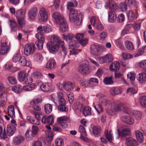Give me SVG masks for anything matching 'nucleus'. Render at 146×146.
<instances>
[{
	"mask_svg": "<svg viewBox=\"0 0 146 146\" xmlns=\"http://www.w3.org/2000/svg\"><path fill=\"white\" fill-rule=\"evenodd\" d=\"M0 52L1 54H7L9 50V48L7 46V43L6 42L1 43L0 44Z\"/></svg>",
	"mask_w": 146,
	"mask_h": 146,
	"instance_id": "19",
	"label": "nucleus"
},
{
	"mask_svg": "<svg viewBox=\"0 0 146 146\" xmlns=\"http://www.w3.org/2000/svg\"><path fill=\"white\" fill-rule=\"evenodd\" d=\"M78 70L79 72L83 75L88 74L90 72L89 65L86 64H81L78 66Z\"/></svg>",
	"mask_w": 146,
	"mask_h": 146,
	"instance_id": "9",
	"label": "nucleus"
},
{
	"mask_svg": "<svg viewBox=\"0 0 146 146\" xmlns=\"http://www.w3.org/2000/svg\"><path fill=\"white\" fill-rule=\"evenodd\" d=\"M139 66L146 73V60L141 61L139 63Z\"/></svg>",
	"mask_w": 146,
	"mask_h": 146,
	"instance_id": "64",
	"label": "nucleus"
},
{
	"mask_svg": "<svg viewBox=\"0 0 146 146\" xmlns=\"http://www.w3.org/2000/svg\"><path fill=\"white\" fill-rule=\"evenodd\" d=\"M56 66V64L55 61L53 59L49 60L47 62L46 68L48 70H53L55 69Z\"/></svg>",
	"mask_w": 146,
	"mask_h": 146,
	"instance_id": "17",
	"label": "nucleus"
},
{
	"mask_svg": "<svg viewBox=\"0 0 146 146\" xmlns=\"http://www.w3.org/2000/svg\"><path fill=\"white\" fill-rule=\"evenodd\" d=\"M47 47L49 51L52 53L57 52L59 49L58 45L55 44L52 41L48 42L46 44Z\"/></svg>",
	"mask_w": 146,
	"mask_h": 146,
	"instance_id": "10",
	"label": "nucleus"
},
{
	"mask_svg": "<svg viewBox=\"0 0 146 146\" xmlns=\"http://www.w3.org/2000/svg\"><path fill=\"white\" fill-rule=\"evenodd\" d=\"M113 60V57L112 54L108 53L105 56L100 58V62L102 64L104 63H109L111 62Z\"/></svg>",
	"mask_w": 146,
	"mask_h": 146,
	"instance_id": "12",
	"label": "nucleus"
},
{
	"mask_svg": "<svg viewBox=\"0 0 146 146\" xmlns=\"http://www.w3.org/2000/svg\"><path fill=\"white\" fill-rule=\"evenodd\" d=\"M125 1L130 8L136 7L138 4V2L136 0H125Z\"/></svg>",
	"mask_w": 146,
	"mask_h": 146,
	"instance_id": "32",
	"label": "nucleus"
},
{
	"mask_svg": "<svg viewBox=\"0 0 146 146\" xmlns=\"http://www.w3.org/2000/svg\"><path fill=\"white\" fill-rule=\"evenodd\" d=\"M140 104L143 107L146 108V96H142L140 99Z\"/></svg>",
	"mask_w": 146,
	"mask_h": 146,
	"instance_id": "54",
	"label": "nucleus"
},
{
	"mask_svg": "<svg viewBox=\"0 0 146 146\" xmlns=\"http://www.w3.org/2000/svg\"><path fill=\"white\" fill-rule=\"evenodd\" d=\"M88 82V84H87L88 85L90 86L92 84V82L98 83V80L96 78H92L89 79Z\"/></svg>",
	"mask_w": 146,
	"mask_h": 146,
	"instance_id": "62",
	"label": "nucleus"
},
{
	"mask_svg": "<svg viewBox=\"0 0 146 146\" xmlns=\"http://www.w3.org/2000/svg\"><path fill=\"white\" fill-rule=\"evenodd\" d=\"M18 21V22L19 25L21 27H23L25 25V17L16 18Z\"/></svg>",
	"mask_w": 146,
	"mask_h": 146,
	"instance_id": "49",
	"label": "nucleus"
},
{
	"mask_svg": "<svg viewBox=\"0 0 146 146\" xmlns=\"http://www.w3.org/2000/svg\"><path fill=\"white\" fill-rule=\"evenodd\" d=\"M57 94L58 110L61 112H67L68 108L66 105V101L63 98V94L61 92H59Z\"/></svg>",
	"mask_w": 146,
	"mask_h": 146,
	"instance_id": "4",
	"label": "nucleus"
},
{
	"mask_svg": "<svg viewBox=\"0 0 146 146\" xmlns=\"http://www.w3.org/2000/svg\"><path fill=\"white\" fill-rule=\"evenodd\" d=\"M62 37L64 40L66 41H70L72 40L74 38L73 35L70 34H63Z\"/></svg>",
	"mask_w": 146,
	"mask_h": 146,
	"instance_id": "46",
	"label": "nucleus"
},
{
	"mask_svg": "<svg viewBox=\"0 0 146 146\" xmlns=\"http://www.w3.org/2000/svg\"><path fill=\"white\" fill-rule=\"evenodd\" d=\"M126 144L127 146H137L138 145L137 141L131 137L126 139Z\"/></svg>",
	"mask_w": 146,
	"mask_h": 146,
	"instance_id": "16",
	"label": "nucleus"
},
{
	"mask_svg": "<svg viewBox=\"0 0 146 146\" xmlns=\"http://www.w3.org/2000/svg\"><path fill=\"white\" fill-rule=\"evenodd\" d=\"M12 89L13 91L17 94H20L23 90V87L19 85H16L13 86Z\"/></svg>",
	"mask_w": 146,
	"mask_h": 146,
	"instance_id": "29",
	"label": "nucleus"
},
{
	"mask_svg": "<svg viewBox=\"0 0 146 146\" xmlns=\"http://www.w3.org/2000/svg\"><path fill=\"white\" fill-rule=\"evenodd\" d=\"M136 135L138 141L140 143H142L144 141L143 136V134L140 131H136Z\"/></svg>",
	"mask_w": 146,
	"mask_h": 146,
	"instance_id": "42",
	"label": "nucleus"
},
{
	"mask_svg": "<svg viewBox=\"0 0 146 146\" xmlns=\"http://www.w3.org/2000/svg\"><path fill=\"white\" fill-rule=\"evenodd\" d=\"M51 41L53 42L55 44L58 45V46H61L62 51L64 54H66L67 53L66 48L64 46V41H61L58 36L56 35L52 36L50 38Z\"/></svg>",
	"mask_w": 146,
	"mask_h": 146,
	"instance_id": "5",
	"label": "nucleus"
},
{
	"mask_svg": "<svg viewBox=\"0 0 146 146\" xmlns=\"http://www.w3.org/2000/svg\"><path fill=\"white\" fill-rule=\"evenodd\" d=\"M112 132L110 130L109 132L108 130H106L104 134L106 139L104 137H101V142L104 143H106L108 141L111 142V141L113 140V138L112 136Z\"/></svg>",
	"mask_w": 146,
	"mask_h": 146,
	"instance_id": "11",
	"label": "nucleus"
},
{
	"mask_svg": "<svg viewBox=\"0 0 146 146\" xmlns=\"http://www.w3.org/2000/svg\"><path fill=\"white\" fill-rule=\"evenodd\" d=\"M111 109L114 113L120 111L121 110V103L118 104L114 102L112 104Z\"/></svg>",
	"mask_w": 146,
	"mask_h": 146,
	"instance_id": "27",
	"label": "nucleus"
},
{
	"mask_svg": "<svg viewBox=\"0 0 146 146\" xmlns=\"http://www.w3.org/2000/svg\"><path fill=\"white\" fill-rule=\"evenodd\" d=\"M64 145L63 139L62 138H57L55 140L56 146H63Z\"/></svg>",
	"mask_w": 146,
	"mask_h": 146,
	"instance_id": "56",
	"label": "nucleus"
},
{
	"mask_svg": "<svg viewBox=\"0 0 146 146\" xmlns=\"http://www.w3.org/2000/svg\"><path fill=\"white\" fill-rule=\"evenodd\" d=\"M122 109L123 110V111L125 113L128 114L130 113V109L127 107L125 104L121 103V110Z\"/></svg>",
	"mask_w": 146,
	"mask_h": 146,
	"instance_id": "55",
	"label": "nucleus"
},
{
	"mask_svg": "<svg viewBox=\"0 0 146 146\" xmlns=\"http://www.w3.org/2000/svg\"><path fill=\"white\" fill-rule=\"evenodd\" d=\"M127 6L125 1V2H123L121 3L120 9L123 11H126L127 9Z\"/></svg>",
	"mask_w": 146,
	"mask_h": 146,
	"instance_id": "53",
	"label": "nucleus"
},
{
	"mask_svg": "<svg viewBox=\"0 0 146 146\" xmlns=\"http://www.w3.org/2000/svg\"><path fill=\"white\" fill-rule=\"evenodd\" d=\"M121 88L120 87H114L111 88L110 93L112 95L115 96L117 94H120L121 93Z\"/></svg>",
	"mask_w": 146,
	"mask_h": 146,
	"instance_id": "26",
	"label": "nucleus"
},
{
	"mask_svg": "<svg viewBox=\"0 0 146 146\" xmlns=\"http://www.w3.org/2000/svg\"><path fill=\"white\" fill-rule=\"evenodd\" d=\"M79 131L81 133V136L80 137V138L85 142H89V140L86 137L87 133L83 126L82 125L79 126Z\"/></svg>",
	"mask_w": 146,
	"mask_h": 146,
	"instance_id": "13",
	"label": "nucleus"
},
{
	"mask_svg": "<svg viewBox=\"0 0 146 146\" xmlns=\"http://www.w3.org/2000/svg\"><path fill=\"white\" fill-rule=\"evenodd\" d=\"M146 73H142L138 74L137 76V79L141 83H143L146 82Z\"/></svg>",
	"mask_w": 146,
	"mask_h": 146,
	"instance_id": "31",
	"label": "nucleus"
},
{
	"mask_svg": "<svg viewBox=\"0 0 146 146\" xmlns=\"http://www.w3.org/2000/svg\"><path fill=\"white\" fill-rule=\"evenodd\" d=\"M117 133L119 136L122 137H125L130 134V130L129 128L124 129L121 131L118 129Z\"/></svg>",
	"mask_w": 146,
	"mask_h": 146,
	"instance_id": "23",
	"label": "nucleus"
},
{
	"mask_svg": "<svg viewBox=\"0 0 146 146\" xmlns=\"http://www.w3.org/2000/svg\"><path fill=\"white\" fill-rule=\"evenodd\" d=\"M121 119L124 123L129 124L132 125L134 123L133 119L129 116H122Z\"/></svg>",
	"mask_w": 146,
	"mask_h": 146,
	"instance_id": "20",
	"label": "nucleus"
},
{
	"mask_svg": "<svg viewBox=\"0 0 146 146\" xmlns=\"http://www.w3.org/2000/svg\"><path fill=\"white\" fill-rule=\"evenodd\" d=\"M70 12L69 15V19L70 21L72 22H75L76 25H80L81 23L82 19V15L80 14L78 16V11L73 8L70 9Z\"/></svg>",
	"mask_w": 146,
	"mask_h": 146,
	"instance_id": "2",
	"label": "nucleus"
},
{
	"mask_svg": "<svg viewBox=\"0 0 146 146\" xmlns=\"http://www.w3.org/2000/svg\"><path fill=\"white\" fill-rule=\"evenodd\" d=\"M16 18L25 17V13L24 12V10L23 9H20L16 11Z\"/></svg>",
	"mask_w": 146,
	"mask_h": 146,
	"instance_id": "45",
	"label": "nucleus"
},
{
	"mask_svg": "<svg viewBox=\"0 0 146 146\" xmlns=\"http://www.w3.org/2000/svg\"><path fill=\"white\" fill-rule=\"evenodd\" d=\"M125 46L128 50H132L134 48L133 44L132 42L129 41H126L125 42Z\"/></svg>",
	"mask_w": 146,
	"mask_h": 146,
	"instance_id": "44",
	"label": "nucleus"
},
{
	"mask_svg": "<svg viewBox=\"0 0 146 146\" xmlns=\"http://www.w3.org/2000/svg\"><path fill=\"white\" fill-rule=\"evenodd\" d=\"M92 131L95 137H98L101 135L102 129L99 126H94L92 128Z\"/></svg>",
	"mask_w": 146,
	"mask_h": 146,
	"instance_id": "28",
	"label": "nucleus"
},
{
	"mask_svg": "<svg viewBox=\"0 0 146 146\" xmlns=\"http://www.w3.org/2000/svg\"><path fill=\"white\" fill-rule=\"evenodd\" d=\"M44 109L46 113H49L52 111V106L50 104H46L44 106Z\"/></svg>",
	"mask_w": 146,
	"mask_h": 146,
	"instance_id": "50",
	"label": "nucleus"
},
{
	"mask_svg": "<svg viewBox=\"0 0 146 146\" xmlns=\"http://www.w3.org/2000/svg\"><path fill=\"white\" fill-rule=\"evenodd\" d=\"M127 77L129 78L131 81H133L136 77L135 74L133 72L128 73L127 74Z\"/></svg>",
	"mask_w": 146,
	"mask_h": 146,
	"instance_id": "52",
	"label": "nucleus"
},
{
	"mask_svg": "<svg viewBox=\"0 0 146 146\" xmlns=\"http://www.w3.org/2000/svg\"><path fill=\"white\" fill-rule=\"evenodd\" d=\"M15 127L13 125L10 124L7 127V131L8 135L11 136L14 133L16 130Z\"/></svg>",
	"mask_w": 146,
	"mask_h": 146,
	"instance_id": "25",
	"label": "nucleus"
},
{
	"mask_svg": "<svg viewBox=\"0 0 146 146\" xmlns=\"http://www.w3.org/2000/svg\"><path fill=\"white\" fill-rule=\"evenodd\" d=\"M35 87L34 84H32L23 87V90L26 91H30L33 90Z\"/></svg>",
	"mask_w": 146,
	"mask_h": 146,
	"instance_id": "40",
	"label": "nucleus"
},
{
	"mask_svg": "<svg viewBox=\"0 0 146 146\" xmlns=\"http://www.w3.org/2000/svg\"><path fill=\"white\" fill-rule=\"evenodd\" d=\"M53 118L51 115L48 116H44L42 118V122L43 123L51 125L54 123Z\"/></svg>",
	"mask_w": 146,
	"mask_h": 146,
	"instance_id": "15",
	"label": "nucleus"
},
{
	"mask_svg": "<svg viewBox=\"0 0 146 146\" xmlns=\"http://www.w3.org/2000/svg\"><path fill=\"white\" fill-rule=\"evenodd\" d=\"M37 9L36 7L32 8L28 11L29 18L31 20H34L36 19L37 13Z\"/></svg>",
	"mask_w": 146,
	"mask_h": 146,
	"instance_id": "14",
	"label": "nucleus"
},
{
	"mask_svg": "<svg viewBox=\"0 0 146 146\" xmlns=\"http://www.w3.org/2000/svg\"><path fill=\"white\" fill-rule=\"evenodd\" d=\"M36 37L38 39L35 43L36 45L39 50H41L43 48V43L44 41V36L43 35L38 33L36 34Z\"/></svg>",
	"mask_w": 146,
	"mask_h": 146,
	"instance_id": "7",
	"label": "nucleus"
},
{
	"mask_svg": "<svg viewBox=\"0 0 146 146\" xmlns=\"http://www.w3.org/2000/svg\"><path fill=\"white\" fill-rule=\"evenodd\" d=\"M103 48V46L95 44L92 45L90 47L91 53L95 55H99L101 53V50Z\"/></svg>",
	"mask_w": 146,
	"mask_h": 146,
	"instance_id": "6",
	"label": "nucleus"
},
{
	"mask_svg": "<svg viewBox=\"0 0 146 146\" xmlns=\"http://www.w3.org/2000/svg\"><path fill=\"white\" fill-rule=\"evenodd\" d=\"M7 97L6 95L1 96V101H0V105L3 106L5 105L7 101Z\"/></svg>",
	"mask_w": 146,
	"mask_h": 146,
	"instance_id": "60",
	"label": "nucleus"
},
{
	"mask_svg": "<svg viewBox=\"0 0 146 146\" xmlns=\"http://www.w3.org/2000/svg\"><path fill=\"white\" fill-rule=\"evenodd\" d=\"M127 15L128 20L130 22H132L135 19V13L133 10H130L127 11Z\"/></svg>",
	"mask_w": 146,
	"mask_h": 146,
	"instance_id": "30",
	"label": "nucleus"
},
{
	"mask_svg": "<svg viewBox=\"0 0 146 146\" xmlns=\"http://www.w3.org/2000/svg\"><path fill=\"white\" fill-rule=\"evenodd\" d=\"M120 66L119 63L117 62H113L110 66V70L112 71H116L118 70Z\"/></svg>",
	"mask_w": 146,
	"mask_h": 146,
	"instance_id": "35",
	"label": "nucleus"
},
{
	"mask_svg": "<svg viewBox=\"0 0 146 146\" xmlns=\"http://www.w3.org/2000/svg\"><path fill=\"white\" fill-rule=\"evenodd\" d=\"M63 86L64 88L67 91H72L75 87L74 85L71 82H66L64 83Z\"/></svg>",
	"mask_w": 146,
	"mask_h": 146,
	"instance_id": "18",
	"label": "nucleus"
},
{
	"mask_svg": "<svg viewBox=\"0 0 146 146\" xmlns=\"http://www.w3.org/2000/svg\"><path fill=\"white\" fill-rule=\"evenodd\" d=\"M103 82L105 84L107 85H111L113 84V83L111 76L104 78L103 80Z\"/></svg>",
	"mask_w": 146,
	"mask_h": 146,
	"instance_id": "47",
	"label": "nucleus"
},
{
	"mask_svg": "<svg viewBox=\"0 0 146 146\" xmlns=\"http://www.w3.org/2000/svg\"><path fill=\"white\" fill-rule=\"evenodd\" d=\"M39 14L41 20L43 21H45L47 20L48 16L45 9L41 8L39 10Z\"/></svg>",
	"mask_w": 146,
	"mask_h": 146,
	"instance_id": "21",
	"label": "nucleus"
},
{
	"mask_svg": "<svg viewBox=\"0 0 146 146\" xmlns=\"http://www.w3.org/2000/svg\"><path fill=\"white\" fill-rule=\"evenodd\" d=\"M26 77V73L25 71H21L18 74V78L20 82H22L24 81Z\"/></svg>",
	"mask_w": 146,
	"mask_h": 146,
	"instance_id": "41",
	"label": "nucleus"
},
{
	"mask_svg": "<svg viewBox=\"0 0 146 146\" xmlns=\"http://www.w3.org/2000/svg\"><path fill=\"white\" fill-rule=\"evenodd\" d=\"M122 56L124 59H128L132 58L133 56L130 54L126 52H123L122 54Z\"/></svg>",
	"mask_w": 146,
	"mask_h": 146,
	"instance_id": "63",
	"label": "nucleus"
},
{
	"mask_svg": "<svg viewBox=\"0 0 146 146\" xmlns=\"http://www.w3.org/2000/svg\"><path fill=\"white\" fill-rule=\"evenodd\" d=\"M8 79L9 82L12 84H14L17 83L16 79L13 76H8Z\"/></svg>",
	"mask_w": 146,
	"mask_h": 146,
	"instance_id": "59",
	"label": "nucleus"
},
{
	"mask_svg": "<svg viewBox=\"0 0 146 146\" xmlns=\"http://www.w3.org/2000/svg\"><path fill=\"white\" fill-rule=\"evenodd\" d=\"M52 17L54 22L59 24L60 31L64 33L68 30V27L67 23L61 14L58 12H55L53 14Z\"/></svg>",
	"mask_w": 146,
	"mask_h": 146,
	"instance_id": "1",
	"label": "nucleus"
},
{
	"mask_svg": "<svg viewBox=\"0 0 146 146\" xmlns=\"http://www.w3.org/2000/svg\"><path fill=\"white\" fill-rule=\"evenodd\" d=\"M108 5L111 11H115L118 8L117 5L112 0L109 1Z\"/></svg>",
	"mask_w": 146,
	"mask_h": 146,
	"instance_id": "34",
	"label": "nucleus"
},
{
	"mask_svg": "<svg viewBox=\"0 0 146 146\" xmlns=\"http://www.w3.org/2000/svg\"><path fill=\"white\" fill-rule=\"evenodd\" d=\"M10 27L12 30L16 31L17 29V23L14 21L10 20Z\"/></svg>",
	"mask_w": 146,
	"mask_h": 146,
	"instance_id": "48",
	"label": "nucleus"
},
{
	"mask_svg": "<svg viewBox=\"0 0 146 146\" xmlns=\"http://www.w3.org/2000/svg\"><path fill=\"white\" fill-rule=\"evenodd\" d=\"M117 16L114 11H110L108 13V21L109 22L113 23L117 21Z\"/></svg>",
	"mask_w": 146,
	"mask_h": 146,
	"instance_id": "22",
	"label": "nucleus"
},
{
	"mask_svg": "<svg viewBox=\"0 0 146 146\" xmlns=\"http://www.w3.org/2000/svg\"><path fill=\"white\" fill-rule=\"evenodd\" d=\"M8 114L11 117L13 118L15 117L14 107L12 105L9 106L8 109Z\"/></svg>",
	"mask_w": 146,
	"mask_h": 146,
	"instance_id": "33",
	"label": "nucleus"
},
{
	"mask_svg": "<svg viewBox=\"0 0 146 146\" xmlns=\"http://www.w3.org/2000/svg\"><path fill=\"white\" fill-rule=\"evenodd\" d=\"M50 87L48 84H43L40 86L41 89L43 92H47L49 90Z\"/></svg>",
	"mask_w": 146,
	"mask_h": 146,
	"instance_id": "51",
	"label": "nucleus"
},
{
	"mask_svg": "<svg viewBox=\"0 0 146 146\" xmlns=\"http://www.w3.org/2000/svg\"><path fill=\"white\" fill-rule=\"evenodd\" d=\"M19 60L20 64L23 66H30L31 64L30 61L27 60L24 56H21Z\"/></svg>",
	"mask_w": 146,
	"mask_h": 146,
	"instance_id": "24",
	"label": "nucleus"
},
{
	"mask_svg": "<svg viewBox=\"0 0 146 146\" xmlns=\"http://www.w3.org/2000/svg\"><path fill=\"white\" fill-rule=\"evenodd\" d=\"M94 108L98 113V114L103 112V108L101 104H99L94 106Z\"/></svg>",
	"mask_w": 146,
	"mask_h": 146,
	"instance_id": "57",
	"label": "nucleus"
},
{
	"mask_svg": "<svg viewBox=\"0 0 146 146\" xmlns=\"http://www.w3.org/2000/svg\"><path fill=\"white\" fill-rule=\"evenodd\" d=\"M35 49V46L34 44H27L25 46L24 52L25 55L28 56L31 54H33Z\"/></svg>",
	"mask_w": 146,
	"mask_h": 146,
	"instance_id": "8",
	"label": "nucleus"
},
{
	"mask_svg": "<svg viewBox=\"0 0 146 146\" xmlns=\"http://www.w3.org/2000/svg\"><path fill=\"white\" fill-rule=\"evenodd\" d=\"M25 139L23 136H19L16 137L13 139V142L15 144L18 145L23 142Z\"/></svg>",
	"mask_w": 146,
	"mask_h": 146,
	"instance_id": "36",
	"label": "nucleus"
},
{
	"mask_svg": "<svg viewBox=\"0 0 146 146\" xmlns=\"http://www.w3.org/2000/svg\"><path fill=\"white\" fill-rule=\"evenodd\" d=\"M34 58L35 60L39 62H41L43 59L42 55L39 53H36L35 54Z\"/></svg>",
	"mask_w": 146,
	"mask_h": 146,
	"instance_id": "43",
	"label": "nucleus"
},
{
	"mask_svg": "<svg viewBox=\"0 0 146 146\" xmlns=\"http://www.w3.org/2000/svg\"><path fill=\"white\" fill-rule=\"evenodd\" d=\"M115 42L117 46L121 49H123L124 48L123 44L119 39L115 40Z\"/></svg>",
	"mask_w": 146,
	"mask_h": 146,
	"instance_id": "58",
	"label": "nucleus"
},
{
	"mask_svg": "<svg viewBox=\"0 0 146 146\" xmlns=\"http://www.w3.org/2000/svg\"><path fill=\"white\" fill-rule=\"evenodd\" d=\"M83 114L85 116L91 114V108L88 106H85L83 107L82 110Z\"/></svg>",
	"mask_w": 146,
	"mask_h": 146,
	"instance_id": "37",
	"label": "nucleus"
},
{
	"mask_svg": "<svg viewBox=\"0 0 146 146\" xmlns=\"http://www.w3.org/2000/svg\"><path fill=\"white\" fill-rule=\"evenodd\" d=\"M68 119L67 117L63 116L58 117L57 120L58 123L57 126L54 127L53 130L54 131L61 132L62 128H65L67 127L68 125L65 121H67Z\"/></svg>",
	"mask_w": 146,
	"mask_h": 146,
	"instance_id": "3",
	"label": "nucleus"
},
{
	"mask_svg": "<svg viewBox=\"0 0 146 146\" xmlns=\"http://www.w3.org/2000/svg\"><path fill=\"white\" fill-rule=\"evenodd\" d=\"M133 116L137 120L140 119L142 116L141 113L136 110L133 111L131 113Z\"/></svg>",
	"mask_w": 146,
	"mask_h": 146,
	"instance_id": "39",
	"label": "nucleus"
},
{
	"mask_svg": "<svg viewBox=\"0 0 146 146\" xmlns=\"http://www.w3.org/2000/svg\"><path fill=\"white\" fill-rule=\"evenodd\" d=\"M21 56V55L18 53H16L15 54L13 58V61L15 62H17L19 61Z\"/></svg>",
	"mask_w": 146,
	"mask_h": 146,
	"instance_id": "61",
	"label": "nucleus"
},
{
	"mask_svg": "<svg viewBox=\"0 0 146 146\" xmlns=\"http://www.w3.org/2000/svg\"><path fill=\"white\" fill-rule=\"evenodd\" d=\"M39 102V100L38 99H37L36 100H32L30 102V104L32 105H34L33 106V108L36 111H40L41 110L39 106L36 105V104H37Z\"/></svg>",
	"mask_w": 146,
	"mask_h": 146,
	"instance_id": "38",
	"label": "nucleus"
}]
</instances>
